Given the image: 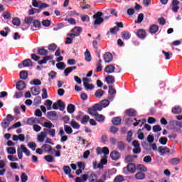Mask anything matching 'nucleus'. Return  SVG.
<instances>
[{
    "label": "nucleus",
    "instance_id": "49",
    "mask_svg": "<svg viewBox=\"0 0 182 182\" xmlns=\"http://www.w3.org/2000/svg\"><path fill=\"white\" fill-rule=\"evenodd\" d=\"M126 113L128 116H136V110L133 109H129L126 111Z\"/></svg>",
    "mask_w": 182,
    "mask_h": 182
},
{
    "label": "nucleus",
    "instance_id": "51",
    "mask_svg": "<svg viewBox=\"0 0 182 182\" xmlns=\"http://www.w3.org/2000/svg\"><path fill=\"white\" fill-rule=\"evenodd\" d=\"M67 110L68 113H73V112H75V105L70 104L68 105V107H67Z\"/></svg>",
    "mask_w": 182,
    "mask_h": 182
},
{
    "label": "nucleus",
    "instance_id": "56",
    "mask_svg": "<svg viewBox=\"0 0 182 182\" xmlns=\"http://www.w3.org/2000/svg\"><path fill=\"white\" fill-rule=\"evenodd\" d=\"M93 107L95 109H96L97 112H102V110H103V107H102V104H95Z\"/></svg>",
    "mask_w": 182,
    "mask_h": 182
},
{
    "label": "nucleus",
    "instance_id": "55",
    "mask_svg": "<svg viewBox=\"0 0 182 182\" xmlns=\"http://www.w3.org/2000/svg\"><path fill=\"white\" fill-rule=\"evenodd\" d=\"M80 18L82 22H89L90 21V18L87 15H81Z\"/></svg>",
    "mask_w": 182,
    "mask_h": 182
},
{
    "label": "nucleus",
    "instance_id": "64",
    "mask_svg": "<svg viewBox=\"0 0 182 182\" xmlns=\"http://www.w3.org/2000/svg\"><path fill=\"white\" fill-rule=\"evenodd\" d=\"M159 143L163 146H166L167 144V138L166 137H161L159 139Z\"/></svg>",
    "mask_w": 182,
    "mask_h": 182
},
{
    "label": "nucleus",
    "instance_id": "48",
    "mask_svg": "<svg viewBox=\"0 0 182 182\" xmlns=\"http://www.w3.org/2000/svg\"><path fill=\"white\" fill-rule=\"evenodd\" d=\"M30 85H35V86H39L42 85V82H41V80L36 79L30 81Z\"/></svg>",
    "mask_w": 182,
    "mask_h": 182
},
{
    "label": "nucleus",
    "instance_id": "19",
    "mask_svg": "<svg viewBox=\"0 0 182 182\" xmlns=\"http://www.w3.org/2000/svg\"><path fill=\"white\" fill-rule=\"evenodd\" d=\"M135 178L136 180H144L146 178V174L143 172H138L135 174Z\"/></svg>",
    "mask_w": 182,
    "mask_h": 182
},
{
    "label": "nucleus",
    "instance_id": "41",
    "mask_svg": "<svg viewBox=\"0 0 182 182\" xmlns=\"http://www.w3.org/2000/svg\"><path fill=\"white\" fill-rule=\"evenodd\" d=\"M88 113L89 114H91V116H97V111L92 107V108L88 109Z\"/></svg>",
    "mask_w": 182,
    "mask_h": 182
},
{
    "label": "nucleus",
    "instance_id": "26",
    "mask_svg": "<svg viewBox=\"0 0 182 182\" xmlns=\"http://www.w3.org/2000/svg\"><path fill=\"white\" fill-rule=\"evenodd\" d=\"M112 122V124H114V126H119V124L122 123V119L119 117H114Z\"/></svg>",
    "mask_w": 182,
    "mask_h": 182
},
{
    "label": "nucleus",
    "instance_id": "31",
    "mask_svg": "<svg viewBox=\"0 0 182 182\" xmlns=\"http://www.w3.org/2000/svg\"><path fill=\"white\" fill-rule=\"evenodd\" d=\"M23 66H24V68H29L32 66V60H31V59H27L26 60H23Z\"/></svg>",
    "mask_w": 182,
    "mask_h": 182
},
{
    "label": "nucleus",
    "instance_id": "37",
    "mask_svg": "<svg viewBox=\"0 0 182 182\" xmlns=\"http://www.w3.org/2000/svg\"><path fill=\"white\" fill-rule=\"evenodd\" d=\"M159 31V26L157 25H152L149 28V32L151 33H156Z\"/></svg>",
    "mask_w": 182,
    "mask_h": 182
},
{
    "label": "nucleus",
    "instance_id": "34",
    "mask_svg": "<svg viewBox=\"0 0 182 182\" xmlns=\"http://www.w3.org/2000/svg\"><path fill=\"white\" fill-rule=\"evenodd\" d=\"M8 154L14 155L16 154V149L15 147H9L6 149Z\"/></svg>",
    "mask_w": 182,
    "mask_h": 182
},
{
    "label": "nucleus",
    "instance_id": "7",
    "mask_svg": "<svg viewBox=\"0 0 182 182\" xmlns=\"http://www.w3.org/2000/svg\"><path fill=\"white\" fill-rule=\"evenodd\" d=\"M109 148L105 146L103 148H100L98 147L97 148V154H105L104 156H105L106 160H107V155H109Z\"/></svg>",
    "mask_w": 182,
    "mask_h": 182
},
{
    "label": "nucleus",
    "instance_id": "36",
    "mask_svg": "<svg viewBox=\"0 0 182 182\" xmlns=\"http://www.w3.org/2000/svg\"><path fill=\"white\" fill-rule=\"evenodd\" d=\"M136 35L141 38H146V31H144V30H139L136 32Z\"/></svg>",
    "mask_w": 182,
    "mask_h": 182
},
{
    "label": "nucleus",
    "instance_id": "23",
    "mask_svg": "<svg viewBox=\"0 0 182 182\" xmlns=\"http://www.w3.org/2000/svg\"><path fill=\"white\" fill-rule=\"evenodd\" d=\"M44 132H46L47 133H48L50 137H55L56 134V129H44Z\"/></svg>",
    "mask_w": 182,
    "mask_h": 182
},
{
    "label": "nucleus",
    "instance_id": "20",
    "mask_svg": "<svg viewBox=\"0 0 182 182\" xmlns=\"http://www.w3.org/2000/svg\"><path fill=\"white\" fill-rule=\"evenodd\" d=\"M136 170H139L141 173H146L147 171V167L143 164L136 165Z\"/></svg>",
    "mask_w": 182,
    "mask_h": 182
},
{
    "label": "nucleus",
    "instance_id": "57",
    "mask_svg": "<svg viewBox=\"0 0 182 182\" xmlns=\"http://www.w3.org/2000/svg\"><path fill=\"white\" fill-rule=\"evenodd\" d=\"M20 77L23 79V80H25L28 78V73L26 71H21L20 73Z\"/></svg>",
    "mask_w": 182,
    "mask_h": 182
},
{
    "label": "nucleus",
    "instance_id": "2",
    "mask_svg": "<svg viewBox=\"0 0 182 182\" xmlns=\"http://www.w3.org/2000/svg\"><path fill=\"white\" fill-rule=\"evenodd\" d=\"M107 156H104L102 157V159L100 160V162L99 163V164H97V161H93L92 162V165H93V169L96 170L97 168H103V166H106V164H107V159H106Z\"/></svg>",
    "mask_w": 182,
    "mask_h": 182
},
{
    "label": "nucleus",
    "instance_id": "46",
    "mask_svg": "<svg viewBox=\"0 0 182 182\" xmlns=\"http://www.w3.org/2000/svg\"><path fill=\"white\" fill-rule=\"evenodd\" d=\"M39 12H41V9L33 8L28 11V15H35V14H39Z\"/></svg>",
    "mask_w": 182,
    "mask_h": 182
},
{
    "label": "nucleus",
    "instance_id": "32",
    "mask_svg": "<svg viewBox=\"0 0 182 182\" xmlns=\"http://www.w3.org/2000/svg\"><path fill=\"white\" fill-rule=\"evenodd\" d=\"M38 55H41V56H45L46 55H48V50L42 48H39L38 50Z\"/></svg>",
    "mask_w": 182,
    "mask_h": 182
},
{
    "label": "nucleus",
    "instance_id": "45",
    "mask_svg": "<svg viewBox=\"0 0 182 182\" xmlns=\"http://www.w3.org/2000/svg\"><path fill=\"white\" fill-rule=\"evenodd\" d=\"M95 97L97 98L102 97V96L105 95V91H103L102 90H98L95 92Z\"/></svg>",
    "mask_w": 182,
    "mask_h": 182
},
{
    "label": "nucleus",
    "instance_id": "42",
    "mask_svg": "<svg viewBox=\"0 0 182 182\" xmlns=\"http://www.w3.org/2000/svg\"><path fill=\"white\" fill-rule=\"evenodd\" d=\"M56 68H58L60 70H63V69L66 68V65H65V63L60 62L56 64Z\"/></svg>",
    "mask_w": 182,
    "mask_h": 182
},
{
    "label": "nucleus",
    "instance_id": "13",
    "mask_svg": "<svg viewBox=\"0 0 182 182\" xmlns=\"http://www.w3.org/2000/svg\"><path fill=\"white\" fill-rule=\"evenodd\" d=\"M104 60L105 63H110L112 60H113V55L110 53H105L104 54Z\"/></svg>",
    "mask_w": 182,
    "mask_h": 182
},
{
    "label": "nucleus",
    "instance_id": "18",
    "mask_svg": "<svg viewBox=\"0 0 182 182\" xmlns=\"http://www.w3.org/2000/svg\"><path fill=\"white\" fill-rule=\"evenodd\" d=\"M110 157L112 160H118L120 157V154L117 151H114L110 154Z\"/></svg>",
    "mask_w": 182,
    "mask_h": 182
},
{
    "label": "nucleus",
    "instance_id": "29",
    "mask_svg": "<svg viewBox=\"0 0 182 182\" xmlns=\"http://www.w3.org/2000/svg\"><path fill=\"white\" fill-rule=\"evenodd\" d=\"M136 157V156L128 155L125 157V161H127V163H133Z\"/></svg>",
    "mask_w": 182,
    "mask_h": 182
},
{
    "label": "nucleus",
    "instance_id": "17",
    "mask_svg": "<svg viewBox=\"0 0 182 182\" xmlns=\"http://www.w3.org/2000/svg\"><path fill=\"white\" fill-rule=\"evenodd\" d=\"M31 91L32 95H33L34 96H38V95H39V93H41V87H33L31 88Z\"/></svg>",
    "mask_w": 182,
    "mask_h": 182
},
{
    "label": "nucleus",
    "instance_id": "11",
    "mask_svg": "<svg viewBox=\"0 0 182 182\" xmlns=\"http://www.w3.org/2000/svg\"><path fill=\"white\" fill-rule=\"evenodd\" d=\"M41 123V121L38 118L31 117L27 119V124L29 126H32V124H39Z\"/></svg>",
    "mask_w": 182,
    "mask_h": 182
},
{
    "label": "nucleus",
    "instance_id": "33",
    "mask_svg": "<svg viewBox=\"0 0 182 182\" xmlns=\"http://www.w3.org/2000/svg\"><path fill=\"white\" fill-rule=\"evenodd\" d=\"M181 112L182 109L179 106L172 108V113H174V114H178L181 113Z\"/></svg>",
    "mask_w": 182,
    "mask_h": 182
},
{
    "label": "nucleus",
    "instance_id": "61",
    "mask_svg": "<svg viewBox=\"0 0 182 182\" xmlns=\"http://www.w3.org/2000/svg\"><path fill=\"white\" fill-rule=\"evenodd\" d=\"M38 8L40 9H43V8H49V4L39 1Z\"/></svg>",
    "mask_w": 182,
    "mask_h": 182
},
{
    "label": "nucleus",
    "instance_id": "6",
    "mask_svg": "<svg viewBox=\"0 0 182 182\" xmlns=\"http://www.w3.org/2000/svg\"><path fill=\"white\" fill-rule=\"evenodd\" d=\"M170 126L175 132H180L181 130V123L177 121H170Z\"/></svg>",
    "mask_w": 182,
    "mask_h": 182
},
{
    "label": "nucleus",
    "instance_id": "12",
    "mask_svg": "<svg viewBox=\"0 0 182 182\" xmlns=\"http://www.w3.org/2000/svg\"><path fill=\"white\" fill-rule=\"evenodd\" d=\"M13 141H25V135L23 134H20L19 135H13L12 136Z\"/></svg>",
    "mask_w": 182,
    "mask_h": 182
},
{
    "label": "nucleus",
    "instance_id": "8",
    "mask_svg": "<svg viewBox=\"0 0 182 182\" xmlns=\"http://www.w3.org/2000/svg\"><path fill=\"white\" fill-rule=\"evenodd\" d=\"M63 170L65 173V174H66V176H68L69 178H73V176L72 173V169H70V166H64L63 168Z\"/></svg>",
    "mask_w": 182,
    "mask_h": 182
},
{
    "label": "nucleus",
    "instance_id": "40",
    "mask_svg": "<svg viewBox=\"0 0 182 182\" xmlns=\"http://www.w3.org/2000/svg\"><path fill=\"white\" fill-rule=\"evenodd\" d=\"M24 22L27 25H31V23H32V22H33V17H32V16L26 17L24 19Z\"/></svg>",
    "mask_w": 182,
    "mask_h": 182
},
{
    "label": "nucleus",
    "instance_id": "25",
    "mask_svg": "<svg viewBox=\"0 0 182 182\" xmlns=\"http://www.w3.org/2000/svg\"><path fill=\"white\" fill-rule=\"evenodd\" d=\"M48 117L50 120H55L58 117L56 112H50L48 113Z\"/></svg>",
    "mask_w": 182,
    "mask_h": 182
},
{
    "label": "nucleus",
    "instance_id": "35",
    "mask_svg": "<svg viewBox=\"0 0 182 182\" xmlns=\"http://www.w3.org/2000/svg\"><path fill=\"white\" fill-rule=\"evenodd\" d=\"M85 60L87 62H90L92 60V55H90V52L88 50H86L85 52Z\"/></svg>",
    "mask_w": 182,
    "mask_h": 182
},
{
    "label": "nucleus",
    "instance_id": "30",
    "mask_svg": "<svg viewBox=\"0 0 182 182\" xmlns=\"http://www.w3.org/2000/svg\"><path fill=\"white\" fill-rule=\"evenodd\" d=\"M105 80L108 85H110L112 83H114V77L112 75H108L106 78Z\"/></svg>",
    "mask_w": 182,
    "mask_h": 182
},
{
    "label": "nucleus",
    "instance_id": "3",
    "mask_svg": "<svg viewBox=\"0 0 182 182\" xmlns=\"http://www.w3.org/2000/svg\"><path fill=\"white\" fill-rule=\"evenodd\" d=\"M103 13L98 11L95 14L93 15V18L95 19V25H100V23H103Z\"/></svg>",
    "mask_w": 182,
    "mask_h": 182
},
{
    "label": "nucleus",
    "instance_id": "47",
    "mask_svg": "<svg viewBox=\"0 0 182 182\" xmlns=\"http://www.w3.org/2000/svg\"><path fill=\"white\" fill-rule=\"evenodd\" d=\"M10 124H11V122L8 121V119H4L1 123V126L3 129H6Z\"/></svg>",
    "mask_w": 182,
    "mask_h": 182
},
{
    "label": "nucleus",
    "instance_id": "52",
    "mask_svg": "<svg viewBox=\"0 0 182 182\" xmlns=\"http://www.w3.org/2000/svg\"><path fill=\"white\" fill-rule=\"evenodd\" d=\"M45 105L47 107V110L52 109V101L50 100H46Z\"/></svg>",
    "mask_w": 182,
    "mask_h": 182
},
{
    "label": "nucleus",
    "instance_id": "10",
    "mask_svg": "<svg viewBox=\"0 0 182 182\" xmlns=\"http://www.w3.org/2000/svg\"><path fill=\"white\" fill-rule=\"evenodd\" d=\"M158 151L160 153L161 156H164V154H168V153H170V149L166 146H159L158 148Z\"/></svg>",
    "mask_w": 182,
    "mask_h": 182
},
{
    "label": "nucleus",
    "instance_id": "28",
    "mask_svg": "<svg viewBox=\"0 0 182 182\" xmlns=\"http://www.w3.org/2000/svg\"><path fill=\"white\" fill-rule=\"evenodd\" d=\"M64 130L67 134H72L73 133V129L69 125H64Z\"/></svg>",
    "mask_w": 182,
    "mask_h": 182
},
{
    "label": "nucleus",
    "instance_id": "50",
    "mask_svg": "<svg viewBox=\"0 0 182 182\" xmlns=\"http://www.w3.org/2000/svg\"><path fill=\"white\" fill-rule=\"evenodd\" d=\"M7 159L9 161H18V156L16 155H9Z\"/></svg>",
    "mask_w": 182,
    "mask_h": 182
},
{
    "label": "nucleus",
    "instance_id": "24",
    "mask_svg": "<svg viewBox=\"0 0 182 182\" xmlns=\"http://www.w3.org/2000/svg\"><path fill=\"white\" fill-rule=\"evenodd\" d=\"M97 174L96 173H91L89 176V181L90 182H96L99 179H97Z\"/></svg>",
    "mask_w": 182,
    "mask_h": 182
},
{
    "label": "nucleus",
    "instance_id": "9",
    "mask_svg": "<svg viewBox=\"0 0 182 182\" xmlns=\"http://www.w3.org/2000/svg\"><path fill=\"white\" fill-rule=\"evenodd\" d=\"M48 137V134H46V132H41L40 134L38 135L37 140L40 143H43L45 141V139Z\"/></svg>",
    "mask_w": 182,
    "mask_h": 182
},
{
    "label": "nucleus",
    "instance_id": "58",
    "mask_svg": "<svg viewBox=\"0 0 182 182\" xmlns=\"http://www.w3.org/2000/svg\"><path fill=\"white\" fill-rule=\"evenodd\" d=\"M100 104L102 107H107V106L110 105V102H109L107 100H103L100 102Z\"/></svg>",
    "mask_w": 182,
    "mask_h": 182
},
{
    "label": "nucleus",
    "instance_id": "53",
    "mask_svg": "<svg viewBox=\"0 0 182 182\" xmlns=\"http://www.w3.org/2000/svg\"><path fill=\"white\" fill-rule=\"evenodd\" d=\"M117 146H118V149L119 150L123 151L126 146L124 145V142L120 141L117 142Z\"/></svg>",
    "mask_w": 182,
    "mask_h": 182
},
{
    "label": "nucleus",
    "instance_id": "38",
    "mask_svg": "<svg viewBox=\"0 0 182 182\" xmlns=\"http://www.w3.org/2000/svg\"><path fill=\"white\" fill-rule=\"evenodd\" d=\"M57 105H58L60 110H61V111L65 110V103H63V102H62V100H58L57 101Z\"/></svg>",
    "mask_w": 182,
    "mask_h": 182
},
{
    "label": "nucleus",
    "instance_id": "15",
    "mask_svg": "<svg viewBox=\"0 0 182 182\" xmlns=\"http://www.w3.org/2000/svg\"><path fill=\"white\" fill-rule=\"evenodd\" d=\"M42 149L43 150H44V151H47L48 154H53V152H52L53 149H52V146L50 145L44 144L42 146Z\"/></svg>",
    "mask_w": 182,
    "mask_h": 182
},
{
    "label": "nucleus",
    "instance_id": "22",
    "mask_svg": "<svg viewBox=\"0 0 182 182\" xmlns=\"http://www.w3.org/2000/svg\"><path fill=\"white\" fill-rule=\"evenodd\" d=\"M114 69L115 68L113 65H109L105 68V72H106V73H113V72H114Z\"/></svg>",
    "mask_w": 182,
    "mask_h": 182
},
{
    "label": "nucleus",
    "instance_id": "60",
    "mask_svg": "<svg viewBox=\"0 0 182 182\" xmlns=\"http://www.w3.org/2000/svg\"><path fill=\"white\" fill-rule=\"evenodd\" d=\"M65 21L68 22L70 25H76V20L73 18H65Z\"/></svg>",
    "mask_w": 182,
    "mask_h": 182
},
{
    "label": "nucleus",
    "instance_id": "5",
    "mask_svg": "<svg viewBox=\"0 0 182 182\" xmlns=\"http://www.w3.org/2000/svg\"><path fill=\"white\" fill-rule=\"evenodd\" d=\"M82 32V28L80 27H75L71 30V33H68V36L70 38H76V36H79L80 33Z\"/></svg>",
    "mask_w": 182,
    "mask_h": 182
},
{
    "label": "nucleus",
    "instance_id": "16",
    "mask_svg": "<svg viewBox=\"0 0 182 182\" xmlns=\"http://www.w3.org/2000/svg\"><path fill=\"white\" fill-rule=\"evenodd\" d=\"M26 87V85L25 84V82L23 80H20L17 82L16 85V89L18 90H23Z\"/></svg>",
    "mask_w": 182,
    "mask_h": 182
},
{
    "label": "nucleus",
    "instance_id": "43",
    "mask_svg": "<svg viewBox=\"0 0 182 182\" xmlns=\"http://www.w3.org/2000/svg\"><path fill=\"white\" fill-rule=\"evenodd\" d=\"M143 19H144V14H139L137 21H135V23H141V22H143Z\"/></svg>",
    "mask_w": 182,
    "mask_h": 182
},
{
    "label": "nucleus",
    "instance_id": "21",
    "mask_svg": "<svg viewBox=\"0 0 182 182\" xmlns=\"http://www.w3.org/2000/svg\"><path fill=\"white\" fill-rule=\"evenodd\" d=\"M70 126H71V127H73V129H75L76 130H78V129H80V124L77 122H76V121L75 120H72L70 122Z\"/></svg>",
    "mask_w": 182,
    "mask_h": 182
},
{
    "label": "nucleus",
    "instance_id": "4",
    "mask_svg": "<svg viewBox=\"0 0 182 182\" xmlns=\"http://www.w3.org/2000/svg\"><path fill=\"white\" fill-rule=\"evenodd\" d=\"M136 165L134 164H129L127 167L123 168L124 174H128L129 173H136Z\"/></svg>",
    "mask_w": 182,
    "mask_h": 182
},
{
    "label": "nucleus",
    "instance_id": "63",
    "mask_svg": "<svg viewBox=\"0 0 182 182\" xmlns=\"http://www.w3.org/2000/svg\"><path fill=\"white\" fill-rule=\"evenodd\" d=\"M21 182H27L28 181V175L25 173H22L21 176Z\"/></svg>",
    "mask_w": 182,
    "mask_h": 182
},
{
    "label": "nucleus",
    "instance_id": "27",
    "mask_svg": "<svg viewBox=\"0 0 182 182\" xmlns=\"http://www.w3.org/2000/svg\"><path fill=\"white\" fill-rule=\"evenodd\" d=\"M170 164H172L173 166H177V164H180V159L178 158H173L168 161Z\"/></svg>",
    "mask_w": 182,
    "mask_h": 182
},
{
    "label": "nucleus",
    "instance_id": "1",
    "mask_svg": "<svg viewBox=\"0 0 182 182\" xmlns=\"http://www.w3.org/2000/svg\"><path fill=\"white\" fill-rule=\"evenodd\" d=\"M26 154V156H31V152L29 151V149L25 146V145L21 144L20 147L17 149V154L18 157L20 160H22L23 154Z\"/></svg>",
    "mask_w": 182,
    "mask_h": 182
},
{
    "label": "nucleus",
    "instance_id": "62",
    "mask_svg": "<svg viewBox=\"0 0 182 182\" xmlns=\"http://www.w3.org/2000/svg\"><path fill=\"white\" fill-rule=\"evenodd\" d=\"M90 119V117H89V115H85L82 119H81V123L82 124H86L87 122H89V119Z\"/></svg>",
    "mask_w": 182,
    "mask_h": 182
},
{
    "label": "nucleus",
    "instance_id": "39",
    "mask_svg": "<svg viewBox=\"0 0 182 182\" xmlns=\"http://www.w3.org/2000/svg\"><path fill=\"white\" fill-rule=\"evenodd\" d=\"M124 181V177L123 175H118L114 178V182H123Z\"/></svg>",
    "mask_w": 182,
    "mask_h": 182
},
{
    "label": "nucleus",
    "instance_id": "59",
    "mask_svg": "<svg viewBox=\"0 0 182 182\" xmlns=\"http://www.w3.org/2000/svg\"><path fill=\"white\" fill-rule=\"evenodd\" d=\"M12 23L16 26H19V25H21V20L19 18H13Z\"/></svg>",
    "mask_w": 182,
    "mask_h": 182
},
{
    "label": "nucleus",
    "instance_id": "44",
    "mask_svg": "<svg viewBox=\"0 0 182 182\" xmlns=\"http://www.w3.org/2000/svg\"><path fill=\"white\" fill-rule=\"evenodd\" d=\"M95 120H97V122H105V116L97 114V116H95Z\"/></svg>",
    "mask_w": 182,
    "mask_h": 182
},
{
    "label": "nucleus",
    "instance_id": "14",
    "mask_svg": "<svg viewBox=\"0 0 182 182\" xmlns=\"http://www.w3.org/2000/svg\"><path fill=\"white\" fill-rule=\"evenodd\" d=\"M108 93L109 95V100H113V99H114V95H116V90H114L112 86H109Z\"/></svg>",
    "mask_w": 182,
    "mask_h": 182
},
{
    "label": "nucleus",
    "instance_id": "54",
    "mask_svg": "<svg viewBox=\"0 0 182 182\" xmlns=\"http://www.w3.org/2000/svg\"><path fill=\"white\" fill-rule=\"evenodd\" d=\"M122 38H123V39H130V37L132 36L131 35H130V33H129L128 31H124V32H122Z\"/></svg>",
    "mask_w": 182,
    "mask_h": 182
}]
</instances>
